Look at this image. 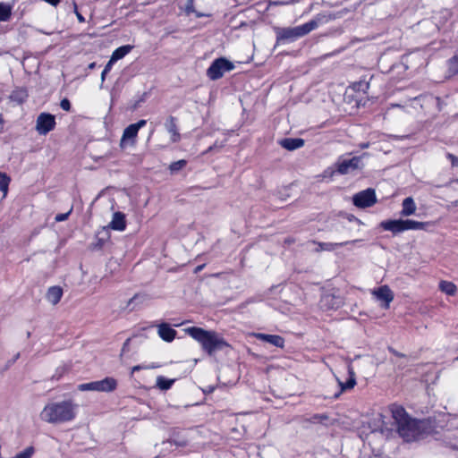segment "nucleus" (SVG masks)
<instances>
[{"label":"nucleus","instance_id":"obj_1","mask_svg":"<svg viewBox=\"0 0 458 458\" xmlns=\"http://www.w3.org/2000/svg\"><path fill=\"white\" fill-rule=\"evenodd\" d=\"M396 432L405 442L419 441L431 432L430 423L427 420H418L411 417L405 409L398 404L389 407Z\"/></svg>","mask_w":458,"mask_h":458},{"label":"nucleus","instance_id":"obj_2","mask_svg":"<svg viewBox=\"0 0 458 458\" xmlns=\"http://www.w3.org/2000/svg\"><path fill=\"white\" fill-rule=\"evenodd\" d=\"M77 404L72 400L48 403L39 414L42 421L49 424H62L72 421L76 417Z\"/></svg>","mask_w":458,"mask_h":458},{"label":"nucleus","instance_id":"obj_3","mask_svg":"<svg viewBox=\"0 0 458 458\" xmlns=\"http://www.w3.org/2000/svg\"><path fill=\"white\" fill-rule=\"evenodd\" d=\"M185 332L201 344L202 349L209 355L230 347L227 342L216 331L205 330L201 327H191Z\"/></svg>","mask_w":458,"mask_h":458},{"label":"nucleus","instance_id":"obj_4","mask_svg":"<svg viewBox=\"0 0 458 458\" xmlns=\"http://www.w3.org/2000/svg\"><path fill=\"white\" fill-rule=\"evenodd\" d=\"M318 26V21L311 20L293 28H279L276 30V45L285 42H293L317 29Z\"/></svg>","mask_w":458,"mask_h":458},{"label":"nucleus","instance_id":"obj_5","mask_svg":"<svg viewBox=\"0 0 458 458\" xmlns=\"http://www.w3.org/2000/svg\"><path fill=\"white\" fill-rule=\"evenodd\" d=\"M234 69V64L225 57L215 59L207 70V76L212 80L216 81L222 78L226 72Z\"/></svg>","mask_w":458,"mask_h":458},{"label":"nucleus","instance_id":"obj_6","mask_svg":"<svg viewBox=\"0 0 458 458\" xmlns=\"http://www.w3.org/2000/svg\"><path fill=\"white\" fill-rule=\"evenodd\" d=\"M117 386V381L114 377H106L102 380L80 384V391L112 392Z\"/></svg>","mask_w":458,"mask_h":458},{"label":"nucleus","instance_id":"obj_7","mask_svg":"<svg viewBox=\"0 0 458 458\" xmlns=\"http://www.w3.org/2000/svg\"><path fill=\"white\" fill-rule=\"evenodd\" d=\"M362 157H353L350 159L339 157L335 164L336 172L340 174H348L355 170L361 169L363 165Z\"/></svg>","mask_w":458,"mask_h":458},{"label":"nucleus","instance_id":"obj_8","mask_svg":"<svg viewBox=\"0 0 458 458\" xmlns=\"http://www.w3.org/2000/svg\"><path fill=\"white\" fill-rule=\"evenodd\" d=\"M353 204L358 208H369L377 202L375 190L369 188L356 193L352 198Z\"/></svg>","mask_w":458,"mask_h":458},{"label":"nucleus","instance_id":"obj_9","mask_svg":"<svg viewBox=\"0 0 458 458\" xmlns=\"http://www.w3.org/2000/svg\"><path fill=\"white\" fill-rule=\"evenodd\" d=\"M372 295L377 301H380V307L389 309L390 303L394 300V293L388 285H381L372 291Z\"/></svg>","mask_w":458,"mask_h":458},{"label":"nucleus","instance_id":"obj_10","mask_svg":"<svg viewBox=\"0 0 458 458\" xmlns=\"http://www.w3.org/2000/svg\"><path fill=\"white\" fill-rule=\"evenodd\" d=\"M55 126V118L47 113L40 114L37 118L36 130L41 135H46Z\"/></svg>","mask_w":458,"mask_h":458},{"label":"nucleus","instance_id":"obj_11","mask_svg":"<svg viewBox=\"0 0 458 458\" xmlns=\"http://www.w3.org/2000/svg\"><path fill=\"white\" fill-rule=\"evenodd\" d=\"M147 123L146 120H140L139 122L135 123H131L129 126H127L123 133L121 141H120V147L124 148L128 140H131V144L135 143V139L138 135L139 130L145 126Z\"/></svg>","mask_w":458,"mask_h":458},{"label":"nucleus","instance_id":"obj_12","mask_svg":"<svg viewBox=\"0 0 458 458\" xmlns=\"http://www.w3.org/2000/svg\"><path fill=\"white\" fill-rule=\"evenodd\" d=\"M359 242H361V240L356 239V240L345 241V242H321L313 241V243L318 245L316 251L319 252V251H334L338 247L346 246L349 244H354Z\"/></svg>","mask_w":458,"mask_h":458},{"label":"nucleus","instance_id":"obj_13","mask_svg":"<svg viewBox=\"0 0 458 458\" xmlns=\"http://www.w3.org/2000/svg\"><path fill=\"white\" fill-rule=\"evenodd\" d=\"M380 227L394 235L401 233L404 232L403 219L384 220L380 223Z\"/></svg>","mask_w":458,"mask_h":458},{"label":"nucleus","instance_id":"obj_14","mask_svg":"<svg viewBox=\"0 0 458 458\" xmlns=\"http://www.w3.org/2000/svg\"><path fill=\"white\" fill-rule=\"evenodd\" d=\"M158 336L165 342L171 343L176 337L177 332L167 323H161L157 326Z\"/></svg>","mask_w":458,"mask_h":458},{"label":"nucleus","instance_id":"obj_15","mask_svg":"<svg viewBox=\"0 0 458 458\" xmlns=\"http://www.w3.org/2000/svg\"><path fill=\"white\" fill-rule=\"evenodd\" d=\"M176 122L177 119L174 116L170 115L165 123L166 131L171 134L172 142H178L181 140Z\"/></svg>","mask_w":458,"mask_h":458},{"label":"nucleus","instance_id":"obj_16","mask_svg":"<svg viewBox=\"0 0 458 458\" xmlns=\"http://www.w3.org/2000/svg\"><path fill=\"white\" fill-rule=\"evenodd\" d=\"M255 336L258 340L268 343L276 347L283 348L284 345V339L282 336L277 335H267V334L259 333V334H256Z\"/></svg>","mask_w":458,"mask_h":458},{"label":"nucleus","instance_id":"obj_17","mask_svg":"<svg viewBox=\"0 0 458 458\" xmlns=\"http://www.w3.org/2000/svg\"><path fill=\"white\" fill-rule=\"evenodd\" d=\"M305 141L301 138H284L279 141V145L290 151L301 148L304 146Z\"/></svg>","mask_w":458,"mask_h":458},{"label":"nucleus","instance_id":"obj_18","mask_svg":"<svg viewBox=\"0 0 458 458\" xmlns=\"http://www.w3.org/2000/svg\"><path fill=\"white\" fill-rule=\"evenodd\" d=\"M348 375H349V377L346 380V382H344V383L340 381L339 379H337L339 386L341 387V391H340V393L335 394V398H338L342 392L352 389L354 387V386L356 385L355 372H354L353 369L350 366L348 367Z\"/></svg>","mask_w":458,"mask_h":458},{"label":"nucleus","instance_id":"obj_19","mask_svg":"<svg viewBox=\"0 0 458 458\" xmlns=\"http://www.w3.org/2000/svg\"><path fill=\"white\" fill-rule=\"evenodd\" d=\"M108 227L116 230V231H123L126 228V221L125 215L120 211L114 212L113 215V218L108 225Z\"/></svg>","mask_w":458,"mask_h":458},{"label":"nucleus","instance_id":"obj_20","mask_svg":"<svg viewBox=\"0 0 458 458\" xmlns=\"http://www.w3.org/2000/svg\"><path fill=\"white\" fill-rule=\"evenodd\" d=\"M63 296V289L60 286H51L48 288L46 298L53 305L57 304Z\"/></svg>","mask_w":458,"mask_h":458},{"label":"nucleus","instance_id":"obj_21","mask_svg":"<svg viewBox=\"0 0 458 458\" xmlns=\"http://www.w3.org/2000/svg\"><path fill=\"white\" fill-rule=\"evenodd\" d=\"M416 204L411 197H407L403 200L401 215L403 216H409L415 213Z\"/></svg>","mask_w":458,"mask_h":458},{"label":"nucleus","instance_id":"obj_22","mask_svg":"<svg viewBox=\"0 0 458 458\" xmlns=\"http://www.w3.org/2000/svg\"><path fill=\"white\" fill-rule=\"evenodd\" d=\"M200 6L195 2V0H187L185 6V13L187 14L194 13L197 18L209 17L210 13L199 11L198 8Z\"/></svg>","mask_w":458,"mask_h":458},{"label":"nucleus","instance_id":"obj_23","mask_svg":"<svg viewBox=\"0 0 458 458\" xmlns=\"http://www.w3.org/2000/svg\"><path fill=\"white\" fill-rule=\"evenodd\" d=\"M9 98H10L11 101H13L18 105H21V104L24 103L26 101V99L28 98V92L23 88H17L12 91Z\"/></svg>","mask_w":458,"mask_h":458},{"label":"nucleus","instance_id":"obj_24","mask_svg":"<svg viewBox=\"0 0 458 458\" xmlns=\"http://www.w3.org/2000/svg\"><path fill=\"white\" fill-rule=\"evenodd\" d=\"M404 232L409 230H427L429 226L428 222H419L411 219L403 220Z\"/></svg>","mask_w":458,"mask_h":458},{"label":"nucleus","instance_id":"obj_25","mask_svg":"<svg viewBox=\"0 0 458 458\" xmlns=\"http://www.w3.org/2000/svg\"><path fill=\"white\" fill-rule=\"evenodd\" d=\"M132 47H133L131 45L119 47L113 52L110 59L112 62L115 63L116 61L123 58L126 55H128L131 51Z\"/></svg>","mask_w":458,"mask_h":458},{"label":"nucleus","instance_id":"obj_26","mask_svg":"<svg viewBox=\"0 0 458 458\" xmlns=\"http://www.w3.org/2000/svg\"><path fill=\"white\" fill-rule=\"evenodd\" d=\"M13 6L8 3L0 2V21H8L12 17Z\"/></svg>","mask_w":458,"mask_h":458},{"label":"nucleus","instance_id":"obj_27","mask_svg":"<svg viewBox=\"0 0 458 458\" xmlns=\"http://www.w3.org/2000/svg\"><path fill=\"white\" fill-rule=\"evenodd\" d=\"M439 289L448 294V295H454L456 293V286L454 284L447 281H441L439 283Z\"/></svg>","mask_w":458,"mask_h":458},{"label":"nucleus","instance_id":"obj_28","mask_svg":"<svg viewBox=\"0 0 458 458\" xmlns=\"http://www.w3.org/2000/svg\"><path fill=\"white\" fill-rule=\"evenodd\" d=\"M174 383V379H168L163 376L157 377V386L161 390H168L172 387Z\"/></svg>","mask_w":458,"mask_h":458},{"label":"nucleus","instance_id":"obj_29","mask_svg":"<svg viewBox=\"0 0 458 458\" xmlns=\"http://www.w3.org/2000/svg\"><path fill=\"white\" fill-rule=\"evenodd\" d=\"M10 182L11 178L5 173L0 172V191L4 197L7 195Z\"/></svg>","mask_w":458,"mask_h":458},{"label":"nucleus","instance_id":"obj_30","mask_svg":"<svg viewBox=\"0 0 458 458\" xmlns=\"http://www.w3.org/2000/svg\"><path fill=\"white\" fill-rule=\"evenodd\" d=\"M328 419H329V417L326 413H316V414H313L310 417L307 418L305 420L310 423H313V424H317V423L324 424Z\"/></svg>","mask_w":458,"mask_h":458},{"label":"nucleus","instance_id":"obj_31","mask_svg":"<svg viewBox=\"0 0 458 458\" xmlns=\"http://www.w3.org/2000/svg\"><path fill=\"white\" fill-rule=\"evenodd\" d=\"M448 64V73L450 75L458 74V55H454L447 62Z\"/></svg>","mask_w":458,"mask_h":458},{"label":"nucleus","instance_id":"obj_32","mask_svg":"<svg viewBox=\"0 0 458 458\" xmlns=\"http://www.w3.org/2000/svg\"><path fill=\"white\" fill-rule=\"evenodd\" d=\"M186 164H187L186 160L181 159V160L173 162L169 165V169L172 173H176V172L182 170L186 165Z\"/></svg>","mask_w":458,"mask_h":458},{"label":"nucleus","instance_id":"obj_33","mask_svg":"<svg viewBox=\"0 0 458 458\" xmlns=\"http://www.w3.org/2000/svg\"><path fill=\"white\" fill-rule=\"evenodd\" d=\"M369 82H367V81H359L358 83H355V84L353 85V89H354L355 90H358V91H363L364 93L367 91V89H369Z\"/></svg>","mask_w":458,"mask_h":458},{"label":"nucleus","instance_id":"obj_34","mask_svg":"<svg viewBox=\"0 0 458 458\" xmlns=\"http://www.w3.org/2000/svg\"><path fill=\"white\" fill-rule=\"evenodd\" d=\"M166 443H169L171 445H174L180 446V447H183V446L187 445V440L183 439V438L178 439V440L171 438V439H168L166 441Z\"/></svg>","mask_w":458,"mask_h":458},{"label":"nucleus","instance_id":"obj_35","mask_svg":"<svg viewBox=\"0 0 458 458\" xmlns=\"http://www.w3.org/2000/svg\"><path fill=\"white\" fill-rule=\"evenodd\" d=\"M114 64V62H112V60L110 59L107 64H106L104 70L102 71V73H101V80L102 81H105V78H106V75L111 71L112 69V66L113 64Z\"/></svg>","mask_w":458,"mask_h":458},{"label":"nucleus","instance_id":"obj_36","mask_svg":"<svg viewBox=\"0 0 458 458\" xmlns=\"http://www.w3.org/2000/svg\"><path fill=\"white\" fill-rule=\"evenodd\" d=\"M60 106L63 110L69 112L71 110V102L68 98H64L60 102Z\"/></svg>","mask_w":458,"mask_h":458},{"label":"nucleus","instance_id":"obj_37","mask_svg":"<svg viewBox=\"0 0 458 458\" xmlns=\"http://www.w3.org/2000/svg\"><path fill=\"white\" fill-rule=\"evenodd\" d=\"M145 300H147V296L146 295H140V294H135L130 301H129V305L132 304L133 302L135 301H140V302H142L144 301Z\"/></svg>","mask_w":458,"mask_h":458},{"label":"nucleus","instance_id":"obj_38","mask_svg":"<svg viewBox=\"0 0 458 458\" xmlns=\"http://www.w3.org/2000/svg\"><path fill=\"white\" fill-rule=\"evenodd\" d=\"M223 147L224 144H218L217 141H216L212 146L208 147V148L203 154L212 152L213 150L221 149Z\"/></svg>","mask_w":458,"mask_h":458},{"label":"nucleus","instance_id":"obj_39","mask_svg":"<svg viewBox=\"0 0 458 458\" xmlns=\"http://www.w3.org/2000/svg\"><path fill=\"white\" fill-rule=\"evenodd\" d=\"M71 211L70 210L69 212L67 213H64V214H58L56 216H55V220L57 222H62V221H64L68 218L69 215L71 214Z\"/></svg>","mask_w":458,"mask_h":458},{"label":"nucleus","instance_id":"obj_40","mask_svg":"<svg viewBox=\"0 0 458 458\" xmlns=\"http://www.w3.org/2000/svg\"><path fill=\"white\" fill-rule=\"evenodd\" d=\"M73 8H74V13L76 14V17H77L78 21L80 22H84L85 21V18L82 16V14L81 13L78 12L76 3H73Z\"/></svg>","mask_w":458,"mask_h":458},{"label":"nucleus","instance_id":"obj_41","mask_svg":"<svg viewBox=\"0 0 458 458\" xmlns=\"http://www.w3.org/2000/svg\"><path fill=\"white\" fill-rule=\"evenodd\" d=\"M447 157L451 160L453 165H458V158L453 154H447Z\"/></svg>","mask_w":458,"mask_h":458},{"label":"nucleus","instance_id":"obj_42","mask_svg":"<svg viewBox=\"0 0 458 458\" xmlns=\"http://www.w3.org/2000/svg\"><path fill=\"white\" fill-rule=\"evenodd\" d=\"M47 4H51L52 6H57L60 3V0H44Z\"/></svg>","mask_w":458,"mask_h":458},{"label":"nucleus","instance_id":"obj_43","mask_svg":"<svg viewBox=\"0 0 458 458\" xmlns=\"http://www.w3.org/2000/svg\"><path fill=\"white\" fill-rule=\"evenodd\" d=\"M389 352H392L393 354H394L395 356H398V357H403L404 356L403 353H400L399 352H397L396 350H394L392 347H389Z\"/></svg>","mask_w":458,"mask_h":458},{"label":"nucleus","instance_id":"obj_44","mask_svg":"<svg viewBox=\"0 0 458 458\" xmlns=\"http://www.w3.org/2000/svg\"><path fill=\"white\" fill-rule=\"evenodd\" d=\"M142 369H145V367H142L140 365H136V366L132 367L131 372L134 373L135 371H139V370H140Z\"/></svg>","mask_w":458,"mask_h":458},{"label":"nucleus","instance_id":"obj_45","mask_svg":"<svg viewBox=\"0 0 458 458\" xmlns=\"http://www.w3.org/2000/svg\"><path fill=\"white\" fill-rule=\"evenodd\" d=\"M20 357V353H16V355L13 357V359L12 360H9L8 361V365H12Z\"/></svg>","mask_w":458,"mask_h":458},{"label":"nucleus","instance_id":"obj_46","mask_svg":"<svg viewBox=\"0 0 458 458\" xmlns=\"http://www.w3.org/2000/svg\"><path fill=\"white\" fill-rule=\"evenodd\" d=\"M128 343H129V339H128V340H126V342L123 344V351H124L125 349H127Z\"/></svg>","mask_w":458,"mask_h":458},{"label":"nucleus","instance_id":"obj_47","mask_svg":"<svg viewBox=\"0 0 458 458\" xmlns=\"http://www.w3.org/2000/svg\"><path fill=\"white\" fill-rule=\"evenodd\" d=\"M348 219L349 221L358 220L354 216H351Z\"/></svg>","mask_w":458,"mask_h":458},{"label":"nucleus","instance_id":"obj_48","mask_svg":"<svg viewBox=\"0 0 458 458\" xmlns=\"http://www.w3.org/2000/svg\"><path fill=\"white\" fill-rule=\"evenodd\" d=\"M391 106H392L393 107H399V106H400V105H398V104H392Z\"/></svg>","mask_w":458,"mask_h":458},{"label":"nucleus","instance_id":"obj_49","mask_svg":"<svg viewBox=\"0 0 458 458\" xmlns=\"http://www.w3.org/2000/svg\"><path fill=\"white\" fill-rule=\"evenodd\" d=\"M368 146H369V143H366V144H363L361 147L362 148H368Z\"/></svg>","mask_w":458,"mask_h":458},{"label":"nucleus","instance_id":"obj_50","mask_svg":"<svg viewBox=\"0 0 458 458\" xmlns=\"http://www.w3.org/2000/svg\"><path fill=\"white\" fill-rule=\"evenodd\" d=\"M98 244H99V246H102L103 243H102L101 240H99Z\"/></svg>","mask_w":458,"mask_h":458}]
</instances>
